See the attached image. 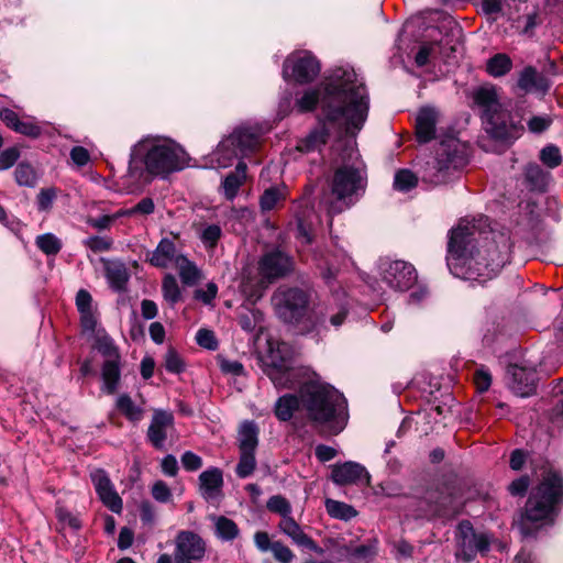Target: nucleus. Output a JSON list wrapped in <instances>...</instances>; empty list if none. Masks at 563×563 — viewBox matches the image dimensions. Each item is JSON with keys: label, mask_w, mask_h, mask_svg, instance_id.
Returning <instances> with one entry per match:
<instances>
[{"label": "nucleus", "mask_w": 563, "mask_h": 563, "mask_svg": "<svg viewBox=\"0 0 563 563\" xmlns=\"http://www.w3.org/2000/svg\"><path fill=\"white\" fill-rule=\"evenodd\" d=\"M369 111L368 91L354 69L338 70L321 100L318 125L301 139L296 148L301 153L320 151L333 134L355 137L363 129Z\"/></svg>", "instance_id": "obj_1"}, {"label": "nucleus", "mask_w": 563, "mask_h": 563, "mask_svg": "<svg viewBox=\"0 0 563 563\" xmlns=\"http://www.w3.org/2000/svg\"><path fill=\"white\" fill-rule=\"evenodd\" d=\"M490 228L488 217L462 219L450 232L446 265L460 278L478 280L481 284L495 277L509 261L511 243L504 233L482 238Z\"/></svg>", "instance_id": "obj_2"}, {"label": "nucleus", "mask_w": 563, "mask_h": 563, "mask_svg": "<svg viewBox=\"0 0 563 563\" xmlns=\"http://www.w3.org/2000/svg\"><path fill=\"white\" fill-rule=\"evenodd\" d=\"M272 301L276 314L286 323L296 324L302 334L319 340L331 327L340 328L346 319V302L332 297L308 311L309 294L298 287H279Z\"/></svg>", "instance_id": "obj_3"}, {"label": "nucleus", "mask_w": 563, "mask_h": 563, "mask_svg": "<svg viewBox=\"0 0 563 563\" xmlns=\"http://www.w3.org/2000/svg\"><path fill=\"white\" fill-rule=\"evenodd\" d=\"M300 398L308 418L317 427L332 435L343 431L349 420L347 402L338 389L313 374L301 387Z\"/></svg>", "instance_id": "obj_4"}, {"label": "nucleus", "mask_w": 563, "mask_h": 563, "mask_svg": "<svg viewBox=\"0 0 563 563\" xmlns=\"http://www.w3.org/2000/svg\"><path fill=\"white\" fill-rule=\"evenodd\" d=\"M139 162L151 176L166 178L188 166V155L175 141L148 135L133 146L129 169L136 168Z\"/></svg>", "instance_id": "obj_5"}, {"label": "nucleus", "mask_w": 563, "mask_h": 563, "mask_svg": "<svg viewBox=\"0 0 563 563\" xmlns=\"http://www.w3.org/2000/svg\"><path fill=\"white\" fill-rule=\"evenodd\" d=\"M472 98L482 113L485 131L493 139L510 141L520 136L523 131L521 121L504 108L494 86L485 85L474 89Z\"/></svg>", "instance_id": "obj_6"}, {"label": "nucleus", "mask_w": 563, "mask_h": 563, "mask_svg": "<svg viewBox=\"0 0 563 563\" xmlns=\"http://www.w3.org/2000/svg\"><path fill=\"white\" fill-rule=\"evenodd\" d=\"M467 162L466 145L455 135L444 136L435 150V156L430 157L420 169V177L429 185H440L448 181L451 170H456Z\"/></svg>", "instance_id": "obj_7"}, {"label": "nucleus", "mask_w": 563, "mask_h": 563, "mask_svg": "<svg viewBox=\"0 0 563 563\" xmlns=\"http://www.w3.org/2000/svg\"><path fill=\"white\" fill-rule=\"evenodd\" d=\"M263 132L258 126L242 125L222 139L217 148L205 157L207 168H227L238 157H246L260 145Z\"/></svg>", "instance_id": "obj_8"}, {"label": "nucleus", "mask_w": 563, "mask_h": 563, "mask_svg": "<svg viewBox=\"0 0 563 563\" xmlns=\"http://www.w3.org/2000/svg\"><path fill=\"white\" fill-rule=\"evenodd\" d=\"M562 497L563 478L552 470L547 471L542 481L532 490L527 500L522 521L539 522L552 520Z\"/></svg>", "instance_id": "obj_9"}, {"label": "nucleus", "mask_w": 563, "mask_h": 563, "mask_svg": "<svg viewBox=\"0 0 563 563\" xmlns=\"http://www.w3.org/2000/svg\"><path fill=\"white\" fill-rule=\"evenodd\" d=\"M334 202L328 206V213H339L350 208L363 195L366 186L364 170L354 163H343L334 168L329 179Z\"/></svg>", "instance_id": "obj_10"}, {"label": "nucleus", "mask_w": 563, "mask_h": 563, "mask_svg": "<svg viewBox=\"0 0 563 563\" xmlns=\"http://www.w3.org/2000/svg\"><path fill=\"white\" fill-rule=\"evenodd\" d=\"M266 374L277 388L300 390L305 383L313 378L314 373L294 366L288 344L279 343L276 349H271Z\"/></svg>", "instance_id": "obj_11"}, {"label": "nucleus", "mask_w": 563, "mask_h": 563, "mask_svg": "<svg viewBox=\"0 0 563 563\" xmlns=\"http://www.w3.org/2000/svg\"><path fill=\"white\" fill-rule=\"evenodd\" d=\"M482 12L496 21L506 18L520 34H528L536 26L537 9L527 0H482Z\"/></svg>", "instance_id": "obj_12"}, {"label": "nucleus", "mask_w": 563, "mask_h": 563, "mask_svg": "<svg viewBox=\"0 0 563 563\" xmlns=\"http://www.w3.org/2000/svg\"><path fill=\"white\" fill-rule=\"evenodd\" d=\"M95 339V347L104 358L101 366L102 390L112 395L120 386L122 357L113 339L104 330H99Z\"/></svg>", "instance_id": "obj_13"}, {"label": "nucleus", "mask_w": 563, "mask_h": 563, "mask_svg": "<svg viewBox=\"0 0 563 563\" xmlns=\"http://www.w3.org/2000/svg\"><path fill=\"white\" fill-rule=\"evenodd\" d=\"M320 69L319 60L310 52H295L284 62L283 78L301 85L309 84L318 77Z\"/></svg>", "instance_id": "obj_14"}, {"label": "nucleus", "mask_w": 563, "mask_h": 563, "mask_svg": "<svg viewBox=\"0 0 563 563\" xmlns=\"http://www.w3.org/2000/svg\"><path fill=\"white\" fill-rule=\"evenodd\" d=\"M312 188H307L301 198L294 202L297 225L296 238L306 245L312 242L314 228L320 222L319 214L312 206Z\"/></svg>", "instance_id": "obj_15"}, {"label": "nucleus", "mask_w": 563, "mask_h": 563, "mask_svg": "<svg viewBox=\"0 0 563 563\" xmlns=\"http://www.w3.org/2000/svg\"><path fill=\"white\" fill-rule=\"evenodd\" d=\"M383 280L393 289L406 291L417 282V271L412 264L396 260H384L379 264Z\"/></svg>", "instance_id": "obj_16"}, {"label": "nucleus", "mask_w": 563, "mask_h": 563, "mask_svg": "<svg viewBox=\"0 0 563 563\" xmlns=\"http://www.w3.org/2000/svg\"><path fill=\"white\" fill-rule=\"evenodd\" d=\"M207 553V542L198 533L180 530L175 538L174 561L201 562Z\"/></svg>", "instance_id": "obj_17"}, {"label": "nucleus", "mask_w": 563, "mask_h": 563, "mask_svg": "<svg viewBox=\"0 0 563 563\" xmlns=\"http://www.w3.org/2000/svg\"><path fill=\"white\" fill-rule=\"evenodd\" d=\"M294 268L292 258L280 250L265 253L258 261V272L266 280L284 277Z\"/></svg>", "instance_id": "obj_18"}, {"label": "nucleus", "mask_w": 563, "mask_h": 563, "mask_svg": "<svg viewBox=\"0 0 563 563\" xmlns=\"http://www.w3.org/2000/svg\"><path fill=\"white\" fill-rule=\"evenodd\" d=\"M90 479L101 503L112 512L120 514L123 501L108 473L102 468H96L90 473Z\"/></svg>", "instance_id": "obj_19"}, {"label": "nucleus", "mask_w": 563, "mask_h": 563, "mask_svg": "<svg viewBox=\"0 0 563 563\" xmlns=\"http://www.w3.org/2000/svg\"><path fill=\"white\" fill-rule=\"evenodd\" d=\"M313 258L327 284H330L342 268H346L351 264L346 252L336 245L327 254L314 253Z\"/></svg>", "instance_id": "obj_20"}, {"label": "nucleus", "mask_w": 563, "mask_h": 563, "mask_svg": "<svg viewBox=\"0 0 563 563\" xmlns=\"http://www.w3.org/2000/svg\"><path fill=\"white\" fill-rule=\"evenodd\" d=\"M509 387L520 397H529L536 390L537 374L532 366L511 364L508 367Z\"/></svg>", "instance_id": "obj_21"}, {"label": "nucleus", "mask_w": 563, "mask_h": 563, "mask_svg": "<svg viewBox=\"0 0 563 563\" xmlns=\"http://www.w3.org/2000/svg\"><path fill=\"white\" fill-rule=\"evenodd\" d=\"M174 428V416L172 412L154 410L151 423L147 429V440L156 450H164L168 432Z\"/></svg>", "instance_id": "obj_22"}, {"label": "nucleus", "mask_w": 563, "mask_h": 563, "mask_svg": "<svg viewBox=\"0 0 563 563\" xmlns=\"http://www.w3.org/2000/svg\"><path fill=\"white\" fill-rule=\"evenodd\" d=\"M331 479L338 485L368 484L369 474L356 462H344L332 466Z\"/></svg>", "instance_id": "obj_23"}, {"label": "nucleus", "mask_w": 563, "mask_h": 563, "mask_svg": "<svg viewBox=\"0 0 563 563\" xmlns=\"http://www.w3.org/2000/svg\"><path fill=\"white\" fill-rule=\"evenodd\" d=\"M341 69H353L352 67H339L332 70L331 75L327 78L324 82H322L316 89H307L302 92L301 96L296 98L294 109H296L299 113H306L313 111L317 106L321 110V100L325 93L327 86L332 81L335 73Z\"/></svg>", "instance_id": "obj_24"}, {"label": "nucleus", "mask_w": 563, "mask_h": 563, "mask_svg": "<svg viewBox=\"0 0 563 563\" xmlns=\"http://www.w3.org/2000/svg\"><path fill=\"white\" fill-rule=\"evenodd\" d=\"M440 112L433 107H422L416 117V136L419 143H428L435 137Z\"/></svg>", "instance_id": "obj_25"}, {"label": "nucleus", "mask_w": 563, "mask_h": 563, "mask_svg": "<svg viewBox=\"0 0 563 563\" xmlns=\"http://www.w3.org/2000/svg\"><path fill=\"white\" fill-rule=\"evenodd\" d=\"M278 529L287 536L297 547L317 551L316 542L303 531L301 526L292 518L280 519Z\"/></svg>", "instance_id": "obj_26"}, {"label": "nucleus", "mask_w": 563, "mask_h": 563, "mask_svg": "<svg viewBox=\"0 0 563 563\" xmlns=\"http://www.w3.org/2000/svg\"><path fill=\"white\" fill-rule=\"evenodd\" d=\"M200 493L207 500L214 499L219 496L223 485V476L221 470L211 467L203 471L199 475Z\"/></svg>", "instance_id": "obj_27"}, {"label": "nucleus", "mask_w": 563, "mask_h": 563, "mask_svg": "<svg viewBox=\"0 0 563 563\" xmlns=\"http://www.w3.org/2000/svg\"><path fill=\"white\" fill-rule=\"evenodd\" d=\"M104 273L108 283L113 290H125L130 275L124 263L120 261H107L104 263Z\"/></svg>", "instance_id": "obj_28"}, {"label": "nucleus", "mask_w": 563, "mask_h": 563, "mask_svg": "<svg viewBox=\"0 0 563 563\" xmlns=\"http://www.w3.org/2000/svg\"><path fill=\"white\" fill-rule=\"evenodd\" d=\"M246 178V164L244 162H239L235 170L228 174L222 181V190L224 197L232 201L241 186L244 184Z\"/></svg>", "instance_id": "obj_29"}, {"label": "nucleus", "mask_w": 563, "mask_h": 563, "mask_svg": "<svg viewBox=\"0 0 563 563\" xmlns=\"http://www.w3.org/2000/svg\"><path fill=\"white\" fill-rule=\"evenodd\" d=\"M288 197V188L286 185L271 186L260 196V208L262 212H268L277 208Z\"/></svg>", "instance_id": "obj_30"}, {"label": "nucleus", "mask_w": 563, "mask_h": 563, "mask_svg": "<svg viewBox=\"0 0 563 563\" xmlns=\"http://www.w3.org/2000/svg\"><path fill=\"white\" fill-rule=\"evenodd\" d=\"M177 256L175 243L169 239H162L152 253L150 263L153 266L166 268L172 263L175 264V257Z\"/></svg>", "instance_id": "obj_31"}, {"label": "nucleus", "mask_w": 563, "mask_h": 563, "mask_svg": "<svg viewBox=\"0 0 563 563\" xmlns=\"http://www.w3.org/2000/svg\"><path fill=\"white\" fill-rule=\"evenodd\" d=\"M209 520L213 523L216 537L223 542H231L240 534L238 525L225 516L210 515Z\"/></svg>", "instance_id": "obj_32"}, {"label": "nucleus", "mask_w": 563, "mask_h": 563, "mask_svg": "<svg viewBox=\"0 0 563 563\" xmlns=\"http://www.w3.org/2000/svg\"><path fill=\"white\" fill-rule=\"evenodd\" d=\"M302 406L300 396L286 394L280 396L275 402L274 412L278 420L289 421L296 411Z\"/></svg>", "instance_id": "obj_33"}, {"label": "nucleus", "mask_w": 563, "mask_h": 563, "mask_svg": "<svg viewBox=\"0 0 563 563\" xmlns=\"http://www.w3.org/2000/svg\"><path fill=\"white\" fill-rule=\"evenodd\" d=\"M239 450L240 452L255 453L258 445V427L254 421H245L239 430Z\"/></svg>", "instance_id": "obj_34"}, {"label": "nucleus", "mask_w": 563, "mask_h": 563, "mask_svg": "<svg viewBox=\"0 0 563 563\" xmlns=\"http://www.w3.org/2000/svg\"><path fill=\"white\" fill-rule=\"evenodd\" d=\"M117 410L130 422L139 423L144 417V408L136 405L129 394H121L115 399Z\"/></svg>", "instance_id": "obj_35"}, {"label": "nucleus", "mask_w": 563, "mask_h": 563, "mask_svg": "<svg viewBox=\"0 0 563 563\" xmlns=\"http://www.w3.org/2000/svg\"><path fill=\"white\" fill-rule=\"evenodd\" d=\"M269 283L263 276L261 278L245 277L241 283V291L249 302L255 303L263 297Z\"/></svg>", "instance_id": "obj_36"}, {"label": "nucleus", "mask_w": 563, "mask_h": 563, "mask_svg": "<svg viewBox=\"0 0 563 563\" xmlns=\"http://www.w3.org/2000/svg\"><path fill=\"white\" fill-rule=\"evenodd\" d=\"M175 267L184 285L194 286L200 279V271L185 255L175 257Z\"/></svg>", "instance_id": "obj_37"}, {"label": "nucleus", "mask_w": 563, "mask_h": 563, "mask_svg": "<svg viewBox=\"0 0 563 563\" xmlns=\"http://www.w3.org/2000/svg\"><path fill=\"white\" fill-rule=\"evenodd\" d=\"M526 181L532 190L544 191L549 185L551 175L537 164H529L525 170Z\"/></svg>", "instance_id": "obj_38"}, {"label": "nucleus", "mask_w": 563, "mask_h": 563, "mask_svg": "<svg viewBox=\"0 0 563 563\" xmlns=\"http://www.w3.org/2000/svg\"><path fill=\"white\" fill-rule=\"evenodd\" d=\"M461 554L465 561L472 560V548L475 545L477 533L470 521H462L459 525Z\"/></svg>", "instance_id": "obj_39"}, {"label": "nucleus", "mask_w": 563, "mask_h": 563, "mask_svg": "<svg viewBox=\"0 0 563 563\" xmlns=\"http://www.w3.org/2000/svg\"><path fill=\"white\" fill-rule=\"evenodd\" d=\"M461 511V503L452 496H444L432 508V516L451 519Z\"/></svg>", "instance_id": "obj_40"}, {"label": "nucleus", "mask_w": 563, "mask_h": 563, "mask_svg": "<svg viewBox=\"0 0 563 563\" xmlns=\"http://www.w3.org/2000/svg\"><path fill=\"white\" fill-rule=\"evenodd\" d=\"M325 510L330 517L344 521H349L357 515L353 506L334 499L325 500Z\"/></svg>", "instance_id": "obj_41"}, {"label": "nucleus", "mask_w": 563, "mask_h": 563, "mask_svg": "<svg viewBox=\"0 0 563 563\" xmlns=\"http://www.w3.org/2000/svg\"><path fill=\"white\" fill-rule=\"evenodd\" d=\"M162 294L164 299L169 303L170 307H174L177 302L181 300V289L175 276L167 274L163 278Z\"/></svg>", "instance_id": "obj_42"}, {"label": "nucleus", "mask_w": 563, "mask_h": 563, "mask_svg": "<svg viewBox=\"0 0 563 563\" xmlns=\"http://www.w3.org/2000/svg\"><path fill=\"white\" fill-rule=\"evenodd\" d=\"M35 245L47 256H55L63 247L62 241L53 233L37 235Z\"/></svg>", "instance_id": "obj_43"}, {"label": "nucleus", "mask_w": 563, "mask_h": 563, "mask_svg": "<svg viewBox=\"0 0 563 563\" xmlns=\"http://www.w3.org/2000/svg\"><path fill=\"white\" fill-rule=\"evenodd\" d=\"M512 63L506 54H496L487 62V71L494 77L506 75L511 69Z\"/></svg>", "instance_id": "obj_44"}, {"label": "nucleus", "mask_w": 563, "mask_h": 563, "mask_svg": "<svg viewBox=\"0 0 563 563\" xmlns=\"http://www.w3.org/2000/svg\"><path fill=\"white\" fill-rule=\"evenodd\" d=\"M222 236V229L218 224H206L199 231V239L207 250H213Z\"/></svg>", "instance_id": "obj_45"}, {"label": "nucleus", "mask_w": 563, "mask_h": 563, "mask_svg": "<svg viewBox=\"0 0 563 563\" xmlns=\"http://www.w3.org/2000/svg\"><path fill=\"white\" fill-rule=\"evenodd\" d=\"M349 555L357 561H371L377 553V541L371 540L367 543L351 547L347 550Z\"/></svg>", "instance_id": "obj_46"}, {"label": "nucleus", "mask_w": 563, "mask_h": 563, "mask_svg": "<svg viewBox=\"0 0 563 563\" xmlns=\"http://www.w3.org/2000/svg\"><path fill=\"white\" fill-rule=\"evenodd\" d=\"M267 509L271 512L277 514L282 519L290 518L292 508L290 503L282 495L272 496L266 504Z\"/></svg>", "instance_id": "obj_47"}, {"label": "nucleus", "mask_w": 563, "mask_h": 563, "mask_svg": "<svg viewBox=\"0 0 563 563\" xmlns=\"http://www.w3.org/2000/svg\"><path fill=\"white\" fill-rule=\"evenodd\" d=\"M256 468L255 453L240 452L239 463L235 467V473L240 478H246L253 474Z\"/></svg>", "instance_id": "obj_48"}, {"label": "nucleus", "mask_w": 563, "mask_h": 563, "mask_svg": "<svg viewBox=\"0 0 563 563\" xmlns=\"http://www.w3.org/2000/svg\"><path fill=\"white\" fill-rule=\"evenodd\" d=\"M14 177L20 186L33 187L36 184V173L34 168L26 163H20L16 166Z\"/></svg>", "instance_id": "obj_49"}, {"label": "nucleus", "mask_w": 563, "mask_h": 563, "mask_svg": "<svg viewBox=\"0 0 563 563\" xmlns=\"http://www.w3.org/2000/svg\"><path fill=\"white\" fill-rule=\"evenodd\" d=\"M418 178L409 169H400L394 178V187L399 191H409L417 186Z\"/></svg>", "instance_id": "obj_50"}, {"label": "nucleus", "mask_w": 563, "mask_h": 563, "mask_svg": "<svg viewBox=\"0 0 563 563\" xmlns=\"http://www.w3.org/2000/svg\"><path fill=\"white\" fill-rule=\"evenodd\" d=\"M57 198V189L55 187L42 188L36 196V207L41 212H47L53 208Z\"/></svg>", "instance_id": "obj_51"}, {"label": "nucleus", "mask_w": 563, "mask_h": 563, "mask_svg": "<svg viewBox=\"0 0 563 563\" xmlns=\"http://www.w3.org/2000/svg\"><path fill=\"white\" fill-rule=\"evenodd\" d=\"M541 162L549 168L553 169L561 165L562 155L560 148L555 145H547L540 152Z\"/></svg>", "instance_id": "obj_52"}, {"label": "nucleus", "mask_w": 563, "mask_h": 563, "mask_svg": "<svg viewBox=\"0 0 563 563\" xmlns=\"http://www.w3.org/2000/svg\"><path fill=\"white\" fill-rule=\"evenodd\" d=\"M164 366L167 372L173 374H180L185 371V363L174 349H168L165 353Z\"/></svg>", "instance_id": "obj_53"}, {"label": "nucleus", "mask_w": 563, "mask_h": 563, "mask_svg": "<svg viewBox=\"0 0 563 563\" xmlns=\"http://www.w3.org/2000/svg\"><path fill=\"white\" fill-rule=\"evenodd\" d=\"M98 323L99 321L96 310L85 311L80 313V324L85 333L95 334L96 336L97 332L99 330H102L101 328H98Z\"/></svg>", "instance_id": "obj_54"}, {"label": "nucleus", "mask_w": 563, "mask_h": 563, "mask_svg": "<svg viewBox=\"0 0 563 563\" xmlns=\"http://www.w3.org/2000/svg\"><path fill=\"white\" fill-rule=\"evenodd\" d=\"M271 552L279 563H291L295 558L294 552L280 541H274Z\"/></svg>", "instance_id": "obj_55"}, {"label": "nucleus", "mask_w": 563, "mask_h": 563, "mask_svg": "<svg viewBox=\"0 0 563 563\" xmlns=\"http://www.w3.org/2000/svg\"><path fill=\"white\" fill-rule=\"evenodd\" d=\"M56 517L62 525L68 526L75 531L81 528L80 519L64 507L56 509Z\"/></svg>", "instance_id": "obj_56"}, {"label": "nucleus", "mask_w": 563, "mask_h": 563, "mask_svg": "<svg viewBox=\"0 0 563 563\" xmlns=\"http://www.w3.org/2000/svg\"><path fill=\"white\" fill-rule=\"evenodd\" d=\"M85 246L90 249L92 252H107L112 246V240L104 236H89L84 241Z\"/></svg>", "instance_id": "obj_57"}, {"label": "nucleus", "mask_w": 563, "mask_h": 563, "mask_svg": "<svg viewBox=\"0 0 563 563\" xmlns=\"http://www.w3.org/2000/svg\"><path fill=\"white\" fill-rule=\"evenodd\" d=\"M152 497L162 504L168 503L172 499V490L164 481H156L151 488Z\"/></svg>", "instance_id": "obj_58"}, {"label": "nucleus", "mask_w": 563, "mask_h": 563, "mask_svg": "<svg viewBox=\"0 0 563 563\" xmlns=\"http://www.w3.org/2000/svg\"><path fill=\"white\" fill-rule=\"evenodd\" d=\"M218 295V286L210 282L206 285V288H199L195 290L194 297L195 299L203 302L205 305H210Z\"/></svg>", "instance_id": "obj_59"}, {"label": "nucleus", "mask_w": 563, "mask_h": 563, "mask_svg": "<svg viewBox=\"0 0 563 563\" xmlns=\"http://www.w3.org/2000/svg\"><path fill=\"white\" fill-rule=\"evenodd\" d=\"M196 341L199 346L210 351H214L218 347V341L211 330L200 329L196 334Z\"/></svg>", "instance_id": "obj_60"}, {"label": "nucleus", "mask_w": 563, "mask_h": 563, "mask_svg": "<svg viewBox=\"0 0 563 563\" xmlns=\"http://www.w3.org/2000/svg\"><path fill=\"white\" fill-rule=\"evenodd\" d=\"M474 383L478 391L484 393L488 390L492 384V376L488 369L483 366L476 369L474 374Z\"/></svg>", "instance_id": "obj_61"}, {"label": "nucleus", "mask_w": 563, "mask_h": 563, "mask_svg": "<svg viewBox=\"0 0 563 563\" xmlns=\"http://www.w3.org/2000/svg\"><path fill=\"white\" fill-rule=\"evenodd\" d=\"M184 468L188 472L198 471L202 466V459L191 451H186L180 457Z\"/></svg>", "instance_id": "obj_62"}, {"label": "nucleus", "mask_w": 563, "mask_h": 563, "mask_svg": "<svg viewBox=\"0 0 563 563\" xmlns=\"http://www.w3.org/2000/svg\"><path fill=\"white\" fill-rule=\"evenodd\" d=\"M537 75L538 74L534 68H525L519 77L518 86L523 90L532 89L536 86Z\"/></svg>", "instance_id": "obj_63"}, {"label": "nucleus", "mask_w": 563, "mask_h": 563, "mask_svg": "<svg viewBox=\"0 0 563 563\" xmlns=\"http://www.w3.org/2000/svg\"><path fill=\"white\" fill-rule=\"evenodd\" d=\"M20 157V152L16 147H9L0 152V164L2 169L12 167Z\"/></svg>", "instance_id": "obj_64"}]
</instances>
